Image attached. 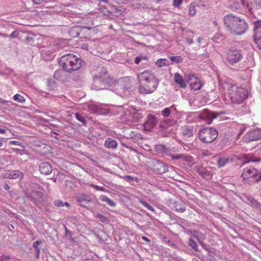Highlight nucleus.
Here are the masks:
<instances>
[{"label":"nucleus","instance_id":"obj_1","mask_svg":"<svg viewBox=\"0 0 261 261\" xmlns=\"http://www.w3.org/2000/svg\"><path fill=\"white\" fill-rule=\"evenodd\" d=\"M139 91L142 94H150L156 90L159 81L154 74L149 70H144L137 75Z\"/></svg>","mask_w":261,"mask_h":261},{"label":"nucleus","instance_id":"obj_2","mask_svg":"<svg viewBox=\"0 0 261 261\" xmlns=\"http://www.w3.org/2000/svg\"><path fill=\"white\" fill-rule=\"evenodd\" d=\"M224 22L227 29L234 35H241L247 29L248 25L244 19L231 14L226 15Z\"/></svg>","mask_w":261,"mask_h":261},{"label":"nucleus","instance_id":"obj_3","mask_svg":"<svg viewBox=\"0 0 261 261\" xmlns=\"http://www.w3.org/2000/svg\"><path fill=\"white\" fill-rule=\"evenodd\" d=\"M82 63L81 58L71 54L63 55L59 60L60 66L69 72L79 69L82 66Z\"/></svg>","mask_w":261,"mask_h":261},{"label":"nucleus","instance_id":"obj_4","mask_svg":"<svg viewBox=\"0 0 261 261\" xmlns=\"http://www.w3.org/2000/svg\"><path fill=\"white\" fill-rule=\"evenodd\" d=\"M101 71L103 74L94 79V85L96 90L106 89L108 87L116 85L117 82L108 74L105 69L102 68Z\"/></svg>","mask_w":261,"mask_h":261},{"label":"nucleus","instance_id":"obj_5","mask_svg":"<svg viewBox=\"0 0 261 261\" xmlns=\"http://www.w3.org/2000/svg\"><path fill=\"white\" fill-rule=\"evenodd\" d=\"M228 94L232 102L240 104L247 97L248 91L242 87L232 85L228 90Z\"/></svg>","mask_w":261,"mask_h":261},{"label":"nucleus","instance_id":"obj_6","mask_svg":"<svg viewBox=\"0 0 261 261\" xmlns=\"http://www.w3.org/2000/svg\"><path fill=\"white\" fill-rule=\"evenodd\" d=\"M218 132L212 127H204L198 133L199 139L203 143H210L214 141L218 137Z\"/></svg>","mask_w":261,"mask_h":261},{"label":"nucleus","instance_id":"obj_7","mask_svg":"<svg viewBox=\"0 0 261 261\" xmlns=\"http://www.w3.org/2000/svg\"><path fill=\"white\" fill-rule=\"evenodd\" d=\"M242 58L240 50L237 49H230L227 53L226 60L231 64L238 62Z\"/></svg>","mask_w":261,"mask_h":261},{"label":"nucleus","instance_id":"obj_8","mask_svg":"<svg viewBox=\"0 0 261 261\" xmlns=\"http://www.w3.org/2000/svg\"><path fill=\"white\" fill-rule=\"evenodd\" d=\"M185 77L190 83L191 88L195 91L200 90L202 84L200 80L193 74L190 73L186 75Z\"/></svg>","mask_w":261,"mask_h":261},{"label":"nucleus","instance_id":"obj_9","mask_svg":"<svg viewBox=\"0 0 261 261\" xmlns=\"http://www.w3.org/2000/svg\"><path fill=\"white\" fill-rule=\"evenodd\" d=\"M261 139V129L251 130L245 136L244 140L246 142L256 141Z\"/></svg>","mask_w":261,"mask_h":261},{"label":"nucleus","instance_id":"obj_10","mask_svg":"<svg viewBox=\"0 0 261 261\" xmlns=\"http://www.w3.org/2000/svg\"><path fill=\"white\" fill-rule=\"evenodd\" d=\"M216 117L217 115L214 112L206 109L203 110L199 115V118L204 121L207 124L211 123L213 119Z\"/></svg>","mask_w":261,"mask_h":261},{"label":"nucleus","instance_id":"obj_11","mask_svg":"<svg viewBox=\"0 0 261 261\" xmlns=\"http://www.w3.org/2000/svg\"><path fill=\"white\" fill-rule=\"evenodd\" d=\"M258 174V171L252 167H246L243 170L242 177L243 180H247L252 177L256 176Z\"/></svg>","mask_w":261,"mask_h":261},{"label":"nucleus","instance_id":"obj_12","mask_svg":"<svg viewBox=\"0 0 261 261\" xmlns=\"http://www.w3.org/2000/svg\"><path fill=\"white\" fill-rule=\"evenodd\" d=\"M242 4L248 9L250 12L252 13L253 9H257L261 8V0H250L251 5L246 0H241Z\"/></svg>","mask_w":261,"mask_h":261},{"label":"nucleus","instance_id":"obj_13","mask_svg":"<svg viewBox=\"0 0 261 261\" xmlns=\"http://www.w3.org/2000/svg\"><path fill=\"white\" fill-rule=\"evenodd\" d=\"M157 122V119L154 116H150L144 124L145 130H150L156 125Z\"/></svg>","mask_w":261,"mask_h":261},{"label":"nucleus","instance_id":"obj_14","mask_svg":"<svg viewBox=\"0 0 261 261\" xmlns=\"http://www.w3.org/2000/svg\"><path fill=\"white\" fill-rule=\"evenodd\" d=\"M40 172L45 175L50 174L52 171L51 166L47 163H42L39 165Z\"/></svg>","mask_w":261,"mask_h":261},{"label":"nucleus","instance_id":"obj_15","mask_svg":"<svg viewBox=\"0 0 261 261\" xmlns=\"http://www.w3.org/2000/svg\"><path fill=\"white\" fill-rule=\"evenodd\" d=\"M254 41L261 39V21H256L254 24Z\"/></svg>","mask_w":261,"mask_h":261},{"label":"nucleus","instance_id":"obj_16","mask_svg":"<svg viewBox=\"0 0 261 261\" xmlns=\"http://www.w3.org/2000/svg\"><path fill=\"white\" fill-rule=\"evenodd\" d=\"M174 81L181 88H185L187 87L186 84L184 82L182 76L178 73H175L174 74Z\"/></svg>","mask_w":261,"mask_h":261},{"label":"nucleus","instance_id":"obj_17","mask_svg":"<svg viewBox=\"0 0 261 261\" xmlns=\"http://www.w3.org/2000/svg\"><path fill=\"white\" fill-rule=\"evenodd\" d=\"M117 145V141L111 138L107 139L105 141V146L108 148H116Z\"/></svg>","mask_w":261,"mask_h":261},{"label":"nucleus","instance_id":"obj_18","mask_svg":"<svg viewBox=\"0 0 261 261\" xmlns=\"http://www.w3.org/2000/svg\"><path fill=\"white\" fill-rule=\"evenodd\" d=\"M23 173L19 170H14L9 173L8 178L10 179H16L17 178H22Z\"/></svg>","mask_w":261,"mask_h":261},{"label":"nucleus","instance_id":"obj_19","mask_svg":"<svg viewBox=\"0 0 261 261\" xmlns=\"http://www.w3.org/2000/svg\"><path fill=\"white\" fill-rule=\"evenodd\" d=\"M197 172L203 178H207L210 176L209 172L203 167H198L197 168Z\"/></svg>","mask_w":261,"mask_h":261},{"label":"nucleus","instance_id":"obj_20","mask_svg":"<svg viewBox=\"0 0 261 261\" xmlns=\"http://www.w3.org/2000/svg\"><path fill=\"white\" fill-rule=\"evenodd\" d=\"M171 110H175V107L174 105H172L170 108H166L161 111V115L165 117H168L171 114Z\"/></svg>","mask_w":261,"mask_h":261},{"label":"nucleus","instance_id":"obj_21","mask_svg":"<svg viewBox=\"0 0 261 261\" xmlns=\"http://www.w3.org/2000/svg\"><path fill=\"white\" fill-rule=\"evenodd\" d=\"M246 202L251 206L257 207L258 203L250 196L246 197Z\"/></svg>","mask_w":261,"mask_h":261},{"label":"nucleus","instance_id":"obj_22","mask_svg":"<svg viewBox=\"0 0 261 261\" xmlns=\"http://www.w3.org/2000/svg\"><path fill=\"white\" fill-rule=\"evenodd\" d=\"M155 65L161 68L163 67H164L165 66H167V61L166 59H158L155 63Z\"/></svg>","mask_w":261,"mask_h":261},{"label":"nucleus","instance_id":"obj_23","mask_svg":"<svg viewBox=\"0 0 261 261\" xmlns=\"http://www.w3.org/2000/svg\"><path fill=\"white\" fill-rule=\"evenodd\" d=\"M182 160L186 162L189 166H192L194 164L193 158L189 155H184Z\"/></svg>","mask_w":261,"mask_h":261},{"label":"nucleus","instance_id":"obj_24","mask_svg":"<svg viewBox=\"0 0 261 261\" xmlns=\"http://www.w3.org/2000/svg\"><path fill=\"white\" fill-rule=\"evenodd\" d=\"M101 199L102 201L106 202L111 206L113 207L116 205V203L115 202L106 196H101Z\"/></svg>","mask_w":261,"mask_h":261},{"label":"nucleus","instance_id":"obj_25","mask_svg":"<svg viewBox=\"0 0 261 261\" xmlns=\"http://www.w3.org/2000/svg\"><path fill=\"white\" fill-rule=\"evenodd\" d=\"M196 5L195 3H192L189 7V12L191 16H194L196 13Z\"/></svg>","mask_w":261,"mask_h":261},{"label":"nucleus","instance_id":"obj_26","mask_svg":"<svg viewBox=\"0 0 261 261\" xmlns=\"http://www.w3.org/2000/svg\"><path fill=\"white\" fill-rule=\"evenodd\" d=\"M139 202L142 205H143L144 207H145L146 208H147L148 210H149V211H152V212H154V209L152 207V206H151L149 204H148V203H147L146 202L141 200V199H140L139 200Z\"/></svg>","mask_w":261,"mask_h":261},{"label":"nucleus","instance_id":"obj_27","mask_svg":"<svg viewBox=\"0 0 261 261\" xmlns=\"http://www.w3.org/2000/svg\"><path fill=\"white\" fill-rule=\"evenodd\" d=\"M229 160L228 158H221L218 160V165L219 167L224 166L228 163Z\"/></svg>","mask_w":261,"mask_h":261},{"label":"nucleus","instance_id":"obj_28","mask_svg":"<svg viewBox=\"0 0 261 261\" xmlns=\"http://www.w3.org/2000/svg\"><path fill=\"white\" fill-rule=\"evenodd\" d=\"M14 100L18 102L23 103L25 101L24 98L20 94H17L14 96Z\"/></svg>","mask_w":261,"mask_h":261},{"label":"nucleus","instance_id":"obj_29","mask_svg":"<svg viewBox=\"0 0 261 261\" xmlns=\"http://www.w3.org/2000/svg\"><path fill=\"white\" fill-rule=\"evenodd\" d=\"M189 245L195 251H198V246L197 243L192 239L189 240Z\"/></svg>","mask_w":261,"mask_h":261},{"label":"nucleus","instance_id":"obj_30","mask_svg":"<svg viewBox=\"0 0 261 261\" xmlns=\"http://www.w3.org/2000/svg\"><path fill=\"white\" fill-rule=\"evenodd\" d=\"M170 59L172 61H173L175 63H180L182 61V58H181V56H179L170 57Z\"/></svg>","mask_w":261,"mask_h":261},{"label":"nucleus","instance_id":"obj_31","mask_svg":"<svg viewBox=\"0 0 261 261\" xmlns=\"http://www.w3.org/2000/svg\"><path fill=\"white\" fill-rule=\"evenodd\" d=\"M96 217L102 222H106L107 221V218L100 213H97L96 214Z\"/></svg>","mask_w":261,"mask_h":261},{"label":"nucleus","instance_id":"obj_32","mask_svg":"<svg viewBox=\"0 0 261 261\" xmlns=\"http://www.w3.org/2000/svg\"><path fill=\"white\" fill-rule=\"evenodd\" d=\"M76 118L80 121L82 122L83 123H85L86 120L85 118L80 114L76 113L75 114Z\"/></svg>","mask_w":261,"mask_h":261},{"label":"nucleus","instance_id":"obj_33","mask_svg":"<svg viewBox=\"0 0 261 261\" xmlns=\"http://www.w3.org/2000/svg\"><path fill=\"white\" fill-rule=\"evenodd\" d=\"M183 0H173V5L174 7H176L177 8H179L180 5L182 3Z\"/></svg>","mask_w":261,"mask_h":261},{"label":"nucleus","instance_id":"obj_34","mask_svg":"<svg viewBox=\"0 0 261 261\" xmlns=\"http://www.w3.org/2000/svg\"><path fill=\"white\" fill-rule=\"evenodd\" d=\"M76 201L81 202L83 201H86V198L85 196H78L76 197Z\"/></svg>","mask_w":261,"mask_h":261},{"label":"nucleus","instance_id":"obj_35","mask_svg":"<svg viewBox=\"0 0 261 261\" xmlns=\"http://www.w3.org/2000/svg\"><path fill=\"white\" fill-rule=\"evenodd\" d=\"M54 204L58 207H62L64 206L63 202L61 200H57L54 202Z\"/></svg>","mask_w":261,"mask_h":261},{"label":"nucleus","instance_id":"obj_36","mask_svg":"<svg viewBox=\"0 0 261 261\" xmlns=\"http://www.w3.org/2000/svg\"><path fill=\"white\" fill-rule=\"evenodd\" d=\"M158 166H159V167H162L163 168V170L162 171H159L158 172L161 174L162 173H164L166 171L167 168H166V167L164 165H163V164L162 163H158V165H157Z\"/></svg>","mask_w":261,"mask_h":261},{"label":"nucleus","instance_id":"obj_37","mask_svg":"<svg viewBox=\"0 0 261 261\" xmlns=\"http://www.w3.org/2000/svg\"><path fill=\"white\" fill-rule=\"evenodd\" d=\"M184 155L183 154H175V155H172L171 156L172 158L173 159H183V156H184Z\"/></svg>","mask_w":261,"mask_h":261},{"label":"nucleus","instance_id":"obj_38","mask_svg":"<svg viewBox=\"0 0 261 261\" xmlns=\"http://www.w3.org/2000/svg\"><path fill=\"white\" fill-rule=\"evenodd\" d=\"M123 179L127 181H132L134 180V177L130 175H125L123 177Z\"/></svg>","mask_w":261,"mask_h":261},{"label":"nucleus","instance_id":"obj_39","mask_svg":"<svg viewBox=\"0 0 261 261\" xmlns=\"http://www.w3.org/2000/svg\"><path fill=\"white\" fill-rule=\"evenodd\" d=\"M91 187L97 191H105V188L102 187H99V186H95V185H91Z\"/></svg>","mask_w":261,"mask_h":261},{"label":"nucleus","instance_id":"obj_40","mask_svg":"<svg viewBox=\"0 0 261 261\" xmlns=\"http://www.w3.org/2000/svg\"><path fill=\"white\" fill-rule=\"evenodd\" d=\"M9 144L10 145H17V146L21 145V143L17 141H11L9 142Z\"/></svg>","mask_w":261,"mask_h":261},{"label":"nucleus","instance_id":"obj_41","mask_svg":"<svg viewBox=\"0 0 261 261\" xmlns=\"http://www.w3.org/2000/svg\"><path fill=\"white\" fill-rule=\"evenodd\" d=\"M32 1L35 5H40L43 3L44 0H32Z\"/></svg>","mask_w":261,"mask_h":261},{"label":"nucleus","instance_id":"obj_42","mask_svg":"<svg viewBox=\"0 0 261 261\" xmlns=\"http://www.w3.org/2000/svg\"><path fill=\"white\" fill-rule=\"evenodd\" d=\"M255 44L257 45L258 48L261 50V39H258L254 41Z\"/></svg>","mask_w":261,"mask_h":261},{"label":"nucleus","instance_id":"obj_43","mask_svg":"<svg viewBox=\"0 0 261 261\" xmlns=\"http://www.w3.org/2000/svg\"><path fill=\"white\" fill-rule=\"evenodd\" d=\"M41 243V241H36L33 243V246L34 247V248H37V247H38V246L39 244H40Z\"/></svg>","mask_w":261,"mask_h":261},{"label":"nucleus","instance_id":"obj_44","mask_svg":"<svg viewBox=\"0 0 261 261\" xmlns=\"http://www.w3.org/2000/svg\"><path fill=\"white\" fill-rule=\"evenodd\" d=\"M18 33L16 32H13L11 35L10 37L11 38H16L17 36Z\"/></svg>","mask_w":261,"mask_h":261},{"label":"nucleus","instance_id":"obj_45","mask_svg":"<svg viewBox=\"0 0 261 261\" xmlns=\"http://www.w3.org/2000/svg\"><path fill=\"white\" fill-rule=\"evenodd\" d=\"M141 61V58H139V57H137L135 59V63L136 64H139V63Z\"/></svg>","mask_w":261,"mask_h":261},{"label":"nucleus","instance_id":"obj_46","mask_svg":"<svg viewBox=\"0 0 261 261\" xmlns=\"http://www.w3.org/2000/svg\"><path fill=\"white\" fill-rule=\"evenodd\" d=\"M260 160L259 158H257L255 159H251L250 160H248L246 163L250 162H257Z\"/></svg>","mask_w":261,"mask_h":261},{"label":"nucleus","instance_id":"obj_47","mask_svg":"<svg viewBox=\"0 0 261 261\" xmlns=\"http://www.w3.org/2000/svg\"><path fill=\"white\" fill-rule=\"evenodd\" d=\"M186 42L189 44H191L193 43V40L192 39H187Z\"/></svg>","mask_w":261,"mask_h":261},{"label":"nucleus","instance_id":"obj_48","mask_svg":"<svg viewBox=\"0 0 261 261\" xmlns=\"http://www.w3.org/2000/svg\"><path fill=\"white\" fill-rule=\"evenodd\" d=\"M177 211H178L177 208H176ZM185 210V207L184 206H182L181 207H179V211L180 212H182Z\"/></svg>","mask_w":261,"mask_h":261},{"label":"nucleus","instance_id":"obj_49","mask_svg":"<svg viewBox=\"0 0 261 261\" xmlns=\"http://www.w3.org/2000/svg\"><path fill=\"white\" fill-rule=\"evenodd\" d=\"M4 188L6 190H8L10 189V187H9V185L8 184H7L4 185Z\"/></svg>","mask_w":261,"mask_h":261},{"label":"nucleus","instance_id":"obj_50","mask_svg":"<svg viewBox=\"0 0 261 261\" xmlns=\"http://www.w3.org/2000/svg\"><path fill=\"white\" fill-rule=\"evenodd\" d=\"M142 240H144V241H145L146 242H150V240L147 238H146L145 237L143 236L142 237Z\"/></svg>","mask_w":261,"mask_h":261},{"label":"nucleus","instance_id":"obj_51","mask_svg":"<svg viewBox=\"0 0 261 261\" xmlns=\"http://www.w3.org/2000/svg\"><path fill=\"white\" fill-rule=\"evenodd\" d=\"M35 251L37 253V255H38L40 253V249L39 248V247H37V248H35Z\"/></svg>","mask_w":261,"mask_h":261},{"label":"nucleus","instance_id":"obj_52","mask_svg":"<svg viewBox=\"0 0 261 261\" xmlns=\"http://www.w3.org/2000/svg\"><path fill=\"white\" fill-rule=\"evenodd\" d=\"M0 133L2 134H4L6 133V130L4 129L0 128Z\"/></svg>","mask_w":261,"mask_h":261},{"label":"nucleus","instance_id":"obj_53","mask_svg":"<svg viewBox=\"0 0 261 261\" xmlns=\"http://www.w3.org/2000/svg\"><path fill=\"white\" fill-rule=\"evenodd\" d=\"M236 125L239 126V125L238 124H237ZM243 126H239V129H241V132L239 134V135H240L241 134L242 131L243 130Z\"/></svg>","mask_w":261,"mask_h":261},{"label":"nucleus","instance_id":"obj_54","mask_svg":"<svg viewBox=\"0 0 261 261\" xmlns=\"http://www.w3.org/2000/svg\"><path fill=\"white\" fill-rule=\"evenodd\" d=\"M201 40H202L201 38H200V37L198 38V39H197L198 43H200L201 42Z\"/></svg>","mask_w":261,"mask_h":261},{"label":"nucleus","instance_id":"obj_55","mask_svg":"<svg viewBox=\"0 0 261 261\" xmlns=\"http://www.w3.org/2000/svg\"><path fill=\"white\" fill-rule=\"evenodd\" d=\"M75 28H72L70 30V33L71 34L72 32L75 31Z\"/></svg>","mask_w":261,"mask_h":261},{"label":"nucleus","instance_id":"obj_56","mask_svg":"<svg viewBox=\"0 0 261 261\" xmlns=\"http://www.w3.org/2000/svg\"><path fill=\"white\" fill-rule=\"evenodd\" d=\"M66 205L67 207H69L70 206V204L68 203V202H65L64 204V205Z\"/></svg>","mask_w":261,"mask_h":261},{"label":"nucleus","instance_id":"obj_57","mask_svg":"<svg viewBox=\"0 0 261 261\" xmlns=\"http://www.w3.org/2000/svg\"><path fill=\"white\" fill-rule=\"evenodd\" d=\"M100 2H105L106 3H108V0H99Z\"/></svg>","mask_w":261,"mask_h":261},{"label":"nucleus","instance_id":"obj_58","mask_svg":"<svg viewBox=\"0 0 261 261\" xmlns=\"http://www.w3.org/2000/svg\"><path fill=\"white\" fill-rule=\"evenodd\" d=\"M192 261H199V260L198 259H197L196 258H193Z\"/></svg>","mask_w":261,"mask_h":261},{"label":"nucleus","instance_id":"obj_59","mask_svg":"<svg viewBox=\"0 0 261 261\" xmlns=\"http://www.w3.org/2000/svg\"><path fill=\"white\" fill-rule=\"evenodd\" d=\"M3 144H4L3 142L2 141H0V147L3 146Z\"/></svg>","mask_w":261,"mask_h":261},{"label":"nucleus","instance_id":"obj_60","mask_svg":"<svg viewBox=\"0 0 261 261\" xmlns=\"http://www.w3.org/2000/svg\"><path fill=\"white\" fill-rule=\"evenodd\" d=\"M215 25H216V22H214Z\"/></svg>","mask_w":261,"mask_h":261}]
</instances>
